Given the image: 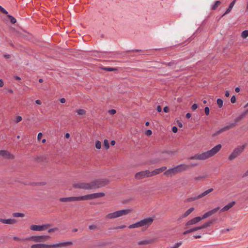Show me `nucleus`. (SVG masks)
Returning a JSON list of instances; mask_svg holds the SVG:
<instances>
[{"label": "nucleus", "mask_w": 248, "mask_h": 248, "mask_svg": "<svg viewBox=\"0 0 248 248\" xmlns=\"http://www.w3.org/2000/svg\"><path fill=\"white\" fill-rule=\"evenodd\" d=\"M221 144H217L211 150L200 154H196L190 157V160H204L215 155L221 148Z\"/></svg>", "instance_id": "nucleus-1"}, {"label": "nucleus", "mask_w": 248, "mask_h": 248, "mask_svg": "<svg viewBox=\"0 0 248 248\" xmlns=\"http://www.w3.org/2000/svg\"><path fill=\"white\" fill-rule=\"evenodd\" d=\"M194 166L195 165H187L186 164L179 165L174 168L168 169L164 172V174L167 176L171 177L177 173L184 171Z\"/></svg>", "instance_id": "nucleus-2"}, {"label": "nucleus", "mask_w": 248, "mask_h": 248, "mask_svg": "<svg viewBox=\"0 0 248 248\" xmlns=\"http://www.w3.org/2000/svg\"><path fill=\"white\" fill-rule=\"evenodd\" d=\"M248 113V110L245 111L243 113H242L239 116H238V117L234 119V123L230 124L229 125L220 128L219 130L216 132V135L219 134L222 132L227 131L230 129L234 127L236 125V123L242 120L247 115Z\"/></svg>", "instance_id": "nucleus-3"}, {"label": "nucleus", "mask_w": 248, "mask_h": 248, "mask_svg": "<svg viewBox=\"0 0 248 248\" xmlns=\"http://www.w3.org/2000/svg\"><path fill=\"white\" fill-rule=\"evenodd\" d=\"M109 181L107 179H99L94 180L91 182V189L104 187L107 185Z\"/></svg>", "instance_id": "nucleus-4"}, {"label": "nucleus", "mask_w": 248, "mask_h": 248, "mask_svg": "<svg viewBox=\"0 0 248 248\" xmlns=\"http://www.w3.org/2000/svg\"><path fill=\"white\" fill-rule=\"evenodd\" d=\"M130 209H124L119 210L113 213L108 214L106 217L108 219H113L127 215L130 213Z\"/></svg>", "instance_id": "nucleus-5"}, {"label": "nucleus", "mask_w": 248, "mask_h": 248, "mask_svg": "<svg viewBox=\"0 0 248 248\" xmlns=\"http://www.w3.org/2000/svg\"><path fill=\"white\" fill-rule=\"evenodd\" d=\"M105 194L103 192L96 193L86 195L85 196H81L80 199L81 200V201L88 200L103 197L105 196Z\"/></svg>", "instance_id": "nucleus-6"}, {"label": "nucleus", "mask_w": 248, "mask_h": 248, "mask_svg": "<svg viewBox=\"0 0 248 248\" xmlns=\"http://www.w3.org/2000/svg\"><path fill=\"white\" fill-rule=\"evenodd\" d=\"M245 145H242L234 149L232 153L229 155V159L232 160L239 156L244 151Z\"/></svg>", "instance_id": "nucleus-7"}, {"label": "nucleus", "mask_w": 248, "mask_h": 248, "mask_svg": "<svg viewBox=\"0 0 248 248\" xmlns=\"http://www.w3.org/2000/svg\"><path fill=\"white\" fill-rule=\"evenodd\" d=\"M152 176L151 171L148 170L140 171L137 172L135 176L137 179H142L146 177H149Z\"/></svg>", "instance_id": "nucleus-8"}, {"label": "nucleus", "mask_w": 248, "mask_h": 248, "mask_svg": "<svg viewBox=\"0 0 248 248\" xmlns=\"http://www.w3.org/2000/svg\"><path fill=\"white\" fill-rule=\"evenodd\" d=\"M73 187L78 189H91V185L90 183L79 182L75 183L73 185Z\"/></svg>", "instance_id": "nucleus-9"}, {"label": "nucleus", "mask_w": 248, "mask_h": 248, "mask_svg": "<svg viewBox=\"0 0 248 248\" xmlns=\"http://www.w3.org/2000/svg\"><path fill=\"white\" fill-rule=\"evenodd\" d=\"M49 238L48 236L46 235L42 236H32L26 238L23 240H32L34 242H42L46 240Z\"/></svg>", "instance_id": "nucleus-10"}, {"label": "nucleus", "mask_w": 248, "mask_h": 248, "mask_svg": "<svg viewBox=\"0 0 248 248\" xmlns=\"http://www.w3.org/2000/svg\"><path fill=\"white\" fill-rule=\"evenodd\" d=\"M73 243L71 241H65L60 242L57 244L50 245V248H61L67 247L72 245Z\"/></svg>", "instance_id": "nucleus-11"}, {"label": "nucleus", "mask_w": 248, "mask_h": 248, "mask_svg": "<svg viewBox=\"0 0 248 248\" xmlns=\"http://www.w3.org/2000/svg\"><path fill=\"white\" fill-rule=\"evenodd\" d=\"M51 225L50 224H46L42 225H32L30 227V229L33 231H42L50 227Z\"/></svg>", "instance_id": "nucleus-12"}, {"label": "nucleus", "mask_w": 248, "mask_h": 248, "mask_svg": "<svg viewBox=\"0 0 248 248\" xmlns=\"http://www.w3.org/2000/svg\"><path fill=\"white\" fill-rule=\"evenodd\" d=\"M153 222V219L152 217H148L146 218H144L143 219L139 221L140 226H147L148 227Z\"/></svg>", "instance_id": "nucleus-13"}, {"label": "nucleus", "mask_w": 248, "mask_h": 248, "mask_svg": "<svg viewBox=\"0 0 248 248\" xmlns=\"http://www.w3.org/2000/svg\"><path fill=\"white\" fill-rule=\"evenodd\" d=\"M81 196L79 197H70L66 198H60V201L62 202H75V201H81L80 199Z\"/></svg>", "instance_id": "nucleus-14"}, {"label": "nucleus", "mask_w": 248, "mask_h": 248, "mask_svg": "<svg viewBox=\"0 0 248 248\" xmlns=\"http://www.w3.org/2000/svg\"><path fill=\"white\" fill-rule=\"evenodd\" d=\"M0 155L8 159H13L15 156L6 150H0Z\"/></svg>", "instance_id": "nucleus-15"}, {"label": "nucleus", "mask_w": 248, "mask_h": 248, "mask_svg": "<svg viewBox=\"0 0 248 248\" xmlns=\"http://www.w3.org/2000/svg\"><path fill=\"white\" fill-rule=\"evenodd\" d=\"M219 209H220L219 207H217V208H215L213 209V210H211L205 213L202 217H200V218H201V220L216 213Z\"/></svg>", "instance_id": "nucleus-16"}, {"label": "nucleus", "mask_w": 248, "mask_h": 248, "mask_svg": "<svg viewBox=\"0 0 248 248\" xmlns=\"http://www.w3.org/2000/svg\"><path fill=\"white\" fill-rule=\"evenodd\" d=\"M219 209H220L219 207H217V208H215L213 209V210H211L205 213L202 217H200V218H201V220L216 213Z\"/></svg>", "instance_id": "nucleus-17"}, {"label": "nucleus", "mask_w": 248, "mask_h": 248, "mask_svg": "<svg viewBox=\"0 0 248 248\" xmlns=\"http://www.w3.org/2000/svg\"><path fill=\"white\" fill-rule=\"evenodd\" d=\"M0 222L3 224H14L17 222L16 220L15 219L9 218V219H2L0 218Z\"/></svg>", "instance_id": "nucleus-18"}, {"label": "nucleus", "mask_w": 248, "mask_h": 248, "mask_svg": "<svg viewBox=\"0 0 248 248\" xmlns=\"http://www.w3.org/2000/svg\"><path fill=\"white\" fill-rule=\"evenodd\" d=\"M201 220V218H200V217H194V218H192V219L188 221L186 223V226H189V225H194L195 224L198 223Z\"/></svg>", "instance_id": "nucleus-19"}, {"label": "nucleus", "mask_w": 248, "mask_h": 248, "mask_svg": "<svg viewBox=\"0 0 248 248\" xmlns=\"http://www.w3.org/2000/svg\"><path fill=\"white\" fill-rule=\"evenodd\" d=\"M166 169H167V167L165 166L162 167L158 168V169H155L153 171H151L152 175L153 176L155 175L156 174H159L160 173L164 171Z\"/></svg>", "instance_id": "nucleus-20"}, {"label": "nucleus", "mask_w": 248, "mask_h": 248, "mask_svg": "<svg viewBox=\"0 0 248 248\" xmlns=\"http://www.w3.org/2000/svg\"><path fill=\"white\" fill-rule=\"evenodd\" d=\"M236 0H233L232 2L230 4L229 7L226 10L225 12L222 15V17L226 15L229 14L232 10V7H233L234 5L235 4L236 2Z\"/></svg>", "instance_id": "nucleus-21"}, {"label": "nucleus", "mask_w": 248, "mask_h": 248, "mask_svg": "<svg viewBox=\"0 0 248 248\" xmlns=\"http://www.w3.org/2000/svg\"><path fill=\"white\" fill-rule=\"evenodd\" d=\"M235 204V202H232L225 205L223 208L221 209V212H224L228 211Z\"/></svg>", "instance_id": "nucleus-22"}, {"label": "nucleus", "mask_w": 248, "mask_h": 248, "mask_svg": "<svg viewBox=\"0 0 248 248\" xmlns=\"http://www.w3.org/2000/svg\"><path fill=\"white\" fill-rule=\"evenodd\" d=\"M31 248H50V246L43 244H37L31 245Z\"/></svg>", "instance_id": "nucleus-23"}, {"label": "nucleus", "mask_w": 248, "mask_h": 248, "mask_svg": "<svg viewBox=\"0 0 248 248\" xmlns=\"http://www.w3.org/2000/svg\"><path fill=\"white\" fill-rule=\"evenodd\" d=\"M154 242V239L145 240L140 241L138 242L139 245H146L152 243Z\"/></svg>", "instance_id": "nucleus-24"}, {"label": "nucleus", "mask_w": 248, "mask_h": 248, "mask_svg": "<svg viewBox=\"0 0 248 248\" xmlns=\"http://www.w3.org/2000/svg\"><path fill=\"white\" fill-rule=\"evenodd\" d=\"M214 189L212 188H211L207 190H205L201 194L199 195V198L200 199L206 196L207 194L210 193V192H212L213 191Z\"/></svg>", "instance_id": "nucleus-25"}, {"label": "nucleus", "mask_w": 248, "mask_h": 248, "mask_svg": "<svg viewBox=\"0 0 248 248\" xmlns=\"http://www.w3.org/2000/svg\"><path fill=\"white\" fill-rule=\"evenodd\" d=\"M214 189L212 188H211L207 190H205L201 194L199 195V198L200 199L206 196L207 194L210 193V192H212L213 191Z\"/></svg>", "instance_id": "nucleus-26"}, {"label": "nucleus", "mask_w": 248, "mask_h": 248, "mask_svg": "<svg viewBox=\"0 0 248 248\" xmlns=\"http://www.w3.org/2000/svg\"><path fill=\"white\" fill-rule=\"evenodd\" d=\"M214 189L212 188H211L207 190H205L201 194L199 195V198L200 199L206 196L207 194L210 193V192H212L213 191Z\"/></svg>", "instance_id": "nucleus-27"}, {"label": "nucleus", "mask_w": 248, "mask_h": 248, "mask_svg": "<svg viewBox=\"0 0 248 248\" xmlns=\"http://www.w3.org/2000/svg\"><path fill=\"white\" fill-rule=\"evenodd\" d=\"M194 210V208L193 207H191L188 209L184 214H183L181 218H184L187 217Z\"/></svg>", "instance_id": "nucleus-28"}, {"label": "nucleus", "mask_w": 248, "mask_h": 248, "mask_svg": "<svg viewBox=\"0 0 248 248\" xmlns=\"http://www.w3.org/2000/svg\"><path fill=\"white\" fill-rule=\"evenodd\" d=\"M103 70L107 71H117L118 69L116 68L113 67H102L101 68Z\"/></svg>", "instance_id": "nucleus-29"}, {"label": "nucleus", "mask_w": 248, "mask_h": 248, "mask_svg": "<svg viewBox=\"0 0 248 248\" xmlns=\"http://www.w3.org/2000/svg\"><path fill=\"white\" fill-rule=\"evenodd\" d=\"M221 2L219 0L216 1L212 7V10H216L220 4Z\"/></svg>", "instance_id": "nucleus-30"}, {"label": "nucleus", "mask_w": 248, "mask_h": 248, "mask_svg": "<svg viewBox=\"0 0 248 248\" xmlns=\"http://www.w3.org/2000/svg\"><path fill=\"white\" fill-rule=\"evenodd\" d=\"M76 112L78 113V114L79 115H83L86 114V110L83 109H78Z\"/></svg>", "instance_id": "nucleus-31"}, {"label": "nucleus", "mask_w": 248, "mask_h": 248, "mask_svg": "<svg viewBox=\"0 0 248 248\" xmlns=\"http://www.w3.org/2000/svg\"><path fill=\"white\" fill-rule=\"evenodd\" d=\"M13 216L15 217H24V214L20 213H14L12 214Z\"/></svg>", "instance_id": "nucleus-32"}, {"label": "nucleus", "mask_w": 248, "mask_h": 248, "mask_svg": "<svg viewBox=\"0 0 248 248\" xmlns=\"http://www.w3.org/2000/svg\"><path fill=\"white\" fill-rule=\"evenodd\" d=\"M7 16L9 18V19H10V20L12 23L15 24L16 23V20L14 17H13V16H11V15H8Z\"/></svg>", "instance_id": "nucleus-33"}, {"label": "nucleus", "mask_w": 248, "mask_h": 248, "mask_svg": "<svg viewBox=\"0 0 248 248\" xmlns=\"http://www.w3.org/2000/svg\"><path fill=\"white\" fill-rule=\"evenodd\" d=\"M138 227H140L139 222H136V223L131 224V225H129L128 227V228L130 229L138 228Z\"/></svg>", "instance_id": "nucleus-34"}, {"label": "nucleus", "mask_w": 248, "mask_h": 248, "mask_svg": "<svg viewBox=\"0 0 248 248\" xmlns=\"http://www.w3.org/2000/svg\"><path fill=\"white\" fill-rule=\"evenodd\" d=\"M241 37L243 38H246L248 37V30L244 31L241 33Z\"/></svg>", "instance_id": "nucleus-35"}, {"label": "nucleus", "mask_w": 248, "mask_h": 248, "mask_svg": "<svg viewBox=\"0 0 248 248\" xmlns=\"http://www.w3.org/2000/svg\"><path fill=\"white\" fill-rule=\"evenodd\" d=\"M217 102L218 107L221 108L223 106V100L221 99H217Z\"/></svg>", "instance_id": "nucleus-36"}, {"label": "nucleus", "mask_w": 248, "mask_h": 248, "mask_svg": "<svg viewBox=\"0 0 248 248\" xmlns=\"http://www.w3.org/2000/svg\"><path fill=\"white\" fill-rule=\"evenodd\" d=\"M215 219H212L211 220H210L209 221L206 222V223H204L207 227H209L212 224H213L214 222H215Z\"/></svg>", "instance_id": "nucleus-37"}, {"label": "nucleus", "mask_w": 248, "mask_h": 248, "mask_svg": "<svg viewBox=\"0 0 248 248\" xmlns=\"http://www.w3.org/2000/svg\"><path fill=\"white\" fill-rule=\"evenodd\" d=\"M104 145L105 147V148H106V149H108L109 148V143H108V141L107 140H104Z\"/></svg>", "instance_id": "nucleus-38"}, {"label": "nucleus", "mask_w": 248, "mask_h": 248, "mask_svg": "<svg viewBox=\"0 0 248 248\" xmlns=\"http://www.w3.org/2000/svg\"><path fill=\"white\" fill-rule=\"evenodd\" d=\"M0 12H1V13H2L3 14H4L5 15L8 14V12L0 5Z\"/></svg>", "instance_id": "nucleus-39"}, {"label": "nucleus", "mask_w": 248, "mask_h": 248, "mask_svg": "<svg viewBox=\"0 0 248 248\" xmlns=\"http://www.w3.org/2000/svg\"><path fill=\"white\" fill-rule=\"evenodd\" d=\"M22 120V118L20 116H18L16 118L15 122L16 123H18L20 122H21Z\"/></svg>", "instance_id": "nucleus-40"}, {"label": "nucleus", "mask_w": 248, "mask_h": 248, "mask_svg": "<svg viewBox=\"0 0 248 248\" xmlns=\"http://www.w3.org/2000/svg\"><path fill=\"white\" fill-rule=\"evenodd\" d=\"M95 147L97 149H100L101 147V143L99 141H97L95 144Z\"/></svg>", "instance_id": "nucleus-41"}, {"label": "nucleus", "mask_w": 248, "mask_h": 248, "mask_svg": "<svg viewBox=\"0 0 248 248\" xmlns=\"http://www.w3.org/2000/svg\"><path fill=\"white\" fill-rule=\"evenodd\" d=\"M204 111H205V114L206 115H208L209 114V112H210V109H209V107H206L204 108Z\"/></svg>", "instance_id": "nucleus-42"}, {"label": "nucleus", "mask_w": 248, "mask_h": 248, "mask_svg": "<svg viewBox=\"0 0 248 248\" xmlns=\"http://www.w3.org/2000/svg\"><path fill=\"white\" fill-rule=\"evenodd\" d=\"M58 228H52V229H49L48 230V232L49 233H51V232H54L55 231H58Z\"/></svg>", "instance_id": "nucleus-43"}, {"label": "nucleus", "mask_w": 248, "mask_h": 248, "mask_svg": "<svg viewBox=\"0 0 248 248\" xmlns=\"http://www.w3.org/2000/svg\"><path fill=\"white\" fill-rule=\"evenodd\" d=\"M89 228L90 230H95L97 229V226L94 225H92L89 226Z\"/></svg>", "instance_id": "nucleus-44"}, {"label": "nucleus", "mask_w": 248, "mask_h": 248, "mask_svg": "<svg viewBox=\"0 0 248 248\" xmlns=\"http://www.w3.org/2000/svg\"><path fill=\"white\" fill-rule=\"evenodd\" d=\"M152 134V131L151 130H147L146 132H145V134L147 135V136H150Z\"/></svg>", "instance_id": "nucleus-45"}, {"label": "nucleus", "mask_w": 248, "mask_h": 248, "mask_svg": "<svg viewBox=\"0 0 248 248\" xmlns=\"http://www.w3.org/2000/svg\"><path fill=\"white\" fill-rule=\"evenodd\" d=\"M231 102L232 103H235L236 102V98L235 97V96H232V97H231Z\"/></svg>", "instance_id": "nucleus-46"}, {"label": "nucleus", "mask_w": 248, "mask_h": 248, "mask_svg": "<svg viewBox=\"0 0 248 248\" xmlns=\"http://www.w3.org/2000/svg\"><path fill=\"white\" fill-rule=\"evenodd\" d=\"M109 113L110 114L113 115L116 113V111L115 109H112L109 110Z\"/></svg>", "instance_id": "nucleus-47"}, {"label": "nucleus", "mask_w": 248, "mask_h": 248, "mask_svg": "<svg viewBox=\"0 0 248 248\" xmlns=\"http://www.w3.org/2000/svg\"><path fill=\"white\" fill-rule=\"evenodd\" d=\"M197 108H198V105L196 104H194L192 105V106L191 107V109L192 110H195Z\"/></svg>", "instance_id": "nucleus-48"}, {"label": "nucleus", "mask_w": 248, "mask_h": 248, "mask_svg": "<svg viewBox=\"0 0 248 248\" xmlns=\"http://www.w3.org/2000/svg\"><path fill=\"white\" fill-rule=\"evenodd\" d=\"M191 229L192 232H195V231H198L199 230H200L199 226V227H194V228H192Z\"/></svg>", "instance_id": "nucleus-49"}, {"label": "nucleus", "mask_w": 248, "mask_h": 248, "mask_svg": "<svg viewBox=\"0 0 248 248\" xmlns=\"http://www.w3.org/2000/svg\"><path fill=\"white\" fill-rule=\"evenodd\" d=\"M172 131L173 133H176L178 131L177 127L176 126H173L172 128Z\"/></svg>", "instance_id": "nucleus-50"}, {"label": "nucleus", "mask_w": 248, "mask_h": 248, "mask_svg": "<svg viewBox=\"0 0 248 248\" xmlns=\"http://www.w3.org/2000/svg\"><path fill=\"white\" fill-rule=\"evenodd\" d=\"M190 232H192V231H191V229H189V230H186V231H185L184 232H183V234L184 235H186L189 233H190Z\"/></svg>", "instance_id": "nucleus-51"}, {"label": "nucleus", "mask_w": 248, "mask_h": 248, "mask_svg": "<svg viewBox=\"0 0 248 248\" xmlns=\"http://www.w3.org/2000/svg\"><path fill=\"white\" fill-rule=\"evenodd\" d=\"M164 112L167 113L169 111V108L168 107H165L163 108Z\"/></svg>", "instance_id": "nucleus-52"}, {"label": "nucleus", "mask_w": 248, "mask_h": 248, "mask_svg": "<svg viewBox=\"0 0 248 248\" xmlns=\"http://www.w3.org/2000/svg\"><path fill=\"white\" fill-rule=\"evenodd\" d=\"M167 64L168 66H171L174 65L175 64V63L174 62H170L167 63Z\"/></svg>", "instance_id": "nucleus-53"}, {"label": "nucleus", "mask_w": 248, "mask_h": 248, "mask_svg": "<svg viewBox=\"0 0 248 248\" xmlns=\"http://www.w3.org/2000/svg\"><path fill=\"white\" fill-rule=\"evenodd\" d=\"M42 137V134L41 133H39L37 136L38 140H40L41 138Z\"/></svg>", "instance_id": "nucleus-54"}, {"label": "nucleus", "mask_w": 248, "mask_h": 248, "mask_svg": "<svg viewBox=\"0 0 248 248\" xmlns=\"http://www.w3.org/2000/svg\"><path fill=\"white\" fill-rule=\"evenodd\" d=\"M230 230L229 229H223L221 230V233H225L229 232Z\"/></svg>", "instance_id": "nucleus-55"}, {"label": "nucleus", "mask_w": 248, "mask_h": 248, "mask_svg": "<svg viewBox=\"0 0 248 248\" xmlns=\"http://www.w3.org/2000/svg\"><path fill=\"white\" fill-rule=\"evenodd\" d=\"M156 109H157V111L159 112H161L162 111V108H161V106H158L157 107V108Z\"/></svg>", "instance_id": "nucleus-56"}, {"label": "nucleus", "mask_w": 248, "mask_h": 248, "mask_svg": "<svg viewBox=\"0 0 248 248\" xmlns=\"http://www.w3.org/2000/svg\"><path fill=\"white\" fill-rule=\"evenodd\" d=\"M199 227H200V230L207 228L204 224H203V225H202Z\"/></svg>", "instance_id": "nucleus-57"}, {"label": "nucleus", "mask_w": 248, "mask_h": 248, "mask_svg": "<svg viewBox=\"0 0 248 248\" xmlns=\"http://www.w3.org/2000/svg\"><path fill=\"white\" fill-rule=\"evenodd\" d=\"M248 176V170L243 174L242 177H245Z\"/></svg>", "instance_id": "nucleus-58"}, {"label": "nucleus", "mask_w": 248, "mask_h": 248, "mask_svg": "<svg viewBox=\"0 0 248 248\" xmlns=\"http://www.w3.org/2000/svg\"><path fill=\"white\" fill-rule=\"evenodd\" d=\"M177 124L179 127H183V124L179 121H177Z\"/></svg>", "instance_id": "nucleus-59"}, {"label": "nucleus", "mask_w": 248, "mask_h": 248, "mask_svg": "<svg viewBox=\"0 0 248 248\" xmlns=\"http://www.w3.org/2000/svg\"><path fill=\"white\" fill-rule=\"evenodd\" d=\"M4 57L6 59H10L11 58V55L9 54H5L4 55Z\"/></svg>", "instance_id": "nucleus-60"}, {"label": "nucleus", "mask_w": 248, "mask_h": 248, "mask_svg": "<svg viewBox=\"0 0 248 248\" xmlns=\"http://www.w3.org/2000/svg\"><path fill=\"white\" fill-rule=\"evenodd\" d=\"M192 200L194 201L195 200H196L197 199H200V198H199V195L197 196H195V197H192Z\"/></svg>", "instance_id": "nucleus-61"}, {"label": "nucleus", "mask_w": 248, "mask_h": 248, "mask_svg": "<svg viewBox=\"0 0 248 248\" xmlns=\"http://www.w3.org/2000/svg\"><path fill=\"white\" fill-rule=\"evenodd\" d=\"M4 85V82L2 79H0V87H2Z\"/></svg>", "instance_id": "nucleus-62"}, {"label": "nucleus", "mask_w": 248, "mask_h": 248, "mask_svg": "<svg viewBox=\"0 0 248 248\" xmlns=\"http://www.w3.org/2000/svg\"><path fill=\"white\" fill-rule=\"evenodd\" d=\"M60 102L62 103H64L66 102V100L65 98H62L60 99Z\"/></svg>", "instance_id": "nucleus-63"}, {"label": "nucleus", "mask_w": 248, "mask_h": 248, "mask_svg": "<svg viewBox=\"0 0 248 248\" xmlns=\"http://www.w3.org/2000/svg\"><path fill=\"white\" fill-rule=\"evenodd\" d=\"M186 118L189 119L191 117V114L190 113H187L186 114Z\"/></svg>", "instance_id": "nucleus-64"}]
</instances>
